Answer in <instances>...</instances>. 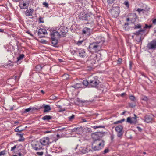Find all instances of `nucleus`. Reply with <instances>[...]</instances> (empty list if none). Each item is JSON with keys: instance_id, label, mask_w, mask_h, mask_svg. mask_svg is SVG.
<instances>
[{"instance_id": "nucleus-32", "label": "nucleus", "mask_w": 156, "mask_h": 156, "mask_svg": "<svg viewBox=\"0 0 156 156\" xmlns=\"http://www.w3.org/2000/svg\"><path fill=\"white\" fill-rule=\"evenodd\" d=\"M23 134H24L23 133H22V134H20V133H16V135L19 136H20V138H21V139H20L18 140L19 141H23L24 140V138H23V139L22 138L23 137Z\"/></svg>"}, {"instance_id": "nucleus-5", "label": "nucleus", "mask_w": 156, "mask_h": 156, "mask_svg": "<svg viewBox=\"0 0 156 156\" xmlns=\"http://www.w3.org/2000/svg\"><path fill=\"white\" fill-rule=\"evenodd\" d=\"M97 55L96 54H93L90 57V59L87 60L86 62L87 65V70L91 71L94 68V65L96 62V58Z\"/></svg>"}, {"instance_id": "nucleus-58", "label": "nucleus", "mask_w": 156, "mask_h": 156, "mask_svg": "<svg viewBox=\"0 0 156 156\" xmlns=\"http://www.w3.org/2000/svg\"><path fill=\"white\" fill-rule=\"evenodd\" d=\"M121 123V120H119V121H117L116 122H114L113 123V124H118L119 123Z\"/></svg>"}, {"instance_id": "nucleus-29", "label": "nucleus", "mask_w": 156, "mask_h": 156, "mask_svg": "<svg viewBox=\"0 0 156 156\" xmlns=\"http://www.w3.org/2000/svg\"><path fill=\"white\" fill-rule=\"evenodd\" d=\"M137 101H133L132 102L129 103L128 105L131 108H133L137 105L136 104Z\"/></svg>"}, {"instance_id": "nucleus-49", "label": "nucleus", "mask_w": 156, "mask_h": 156, "mask_svg": "<svg viewBox=\"0 0 156 156\" xmlns=\"http://www.w3.org/2000/svg\"><path fill=\"white\" fill-rule=\"evenodd\" d=\"M122 59L121 58H119L117 60L118 64H120L122 63Z\"/></svg>"}, {"instance_id": "nucleus-48", "label": "nucleus", "mask_w": 156, "mask_h": 156, "mask_svg": "<svg viewBox=\"0 0 156 156\" xmlns=\"http://www.w3.org/2000/svg\"><path fill=\"white\" fill-rule=\"evenodd\" d=\"M109 151V150L108 148H107L105 149L103 152L102 154H105L106 153H108Z\"/></svg>"}, {"instance_id": "nucleus-22", "label": "nucleus", "mask_w": 156, "mask_h": 156, "mask_svg": "<svg viewBox=\"0 0 156 156\" xmlns=\"http://www.w3.org/2000/svg\"><path fill=\"white\" fill-rule=\"evenodd\" d=\"M58 39L51 37V42L52 45L53 46L55 47H58Z\"/></svg>"}, {"instance_id": "nucleus-50", "label": "nucleus", "mask_w": 156, "mask_h": 156, "mask_svg": "<svg viewBox=\"0 0 156 156\" xmlns=\"http://www.w3.org/2000/svg\"><path fill=\"white\" fill-rule=\"evenodd\" d=\"M6 151L5 150H4L0 152V156L4 155L5 154Z\"/></svg>"}, {"instance_id": "nucleus-47", "label": "nucleus", "mask_w": 156, "mask_h": 156, "mask_svg": "<svg viewBox=\"0 0 156 156\" xmlns=\"http://www.w3.org/2000/svg\"><path fill=\"white\" fill-rule=\"evenodd\" d=\"M39 23H43L44 21L43 20V18L40 16L39 18Z\"/></svg>"}, {"instance_id": "nucleus-44", "label": "nucleus", "mask_w": 156, "mask_h": 156, "mask_svg": "<svg viewBox=\"0 0 156 156\" xmlns=\"http://www.w3.org/2000/svg\"><path fill=\"white\" fill-rule=\"evenodd\" d=\"M123 4L126 6V7L127 8H129V2L127 0H126L124 2V3Z\"/></svg>"}, {"instance_id": "nucleus-18", "label": "nucleus", "mask_w": 156, "mask_h": 156, "mask_svg": "<svg viewBox=\"0 0 156 156\" xmlns=\"http://www.w3.org/2000/svg\"><path fill=\"white\" fill-rule=\"evenodd\" d=\"M42 146H48L50 144L48 137H45L39 140Z\"/></svg>"}, {"instance_id": "nucleus-25", "label": "nucleus", "mask_w": 156, "mask_h": 156, "mask_svg": "<svg viewBox=\"0 0 156 156\" xmlns=\"http://www.w3.org/2000/svg\"><path fill=\"white\" fill-rule=\"evenodd\" d=\"M34 12V10L32 9H27L26 11H25V13L26 16H32Z\"/></svg>"}, {"instance_id": "nucleus-42", "label": "nucleus", "mask_w": 156, "mask_h": 156, "mask_svg": "<svg viewBox=\"0 0 156 156\" xmlns=\"http://www.w3.org/2000/svg\"><path fill=\"white\" fill-rule=\"evenodd\" d=\"M80 129V128L78 127L77 128H75L72 129V132H73L77 133L79 131V130Z\"/></svg>"}, {"instance_id": "nucleus-16", "label": "nucleus", "mask_w": 156, "mask_h": 156, "mask_svg": "<svg viewBox=\"0 0 156 156\" xmlns=\"http://www.w3.org/2000/svg\"><path fill=\"white\" fill-rule=\"evenodd\" d=\"M29 3V0H23V1L20 2V7L22 9H26L28 7Z\"/></svg>"}, {"instance_id": "nucleus-2", "label": "nucleus", "mask_w": 156, "mask_h": 156, "mask_svg": "<svg viewBox=\"0 0 156 156\" xmlns=\"http://www.w3.org/2000/svg\"><path fill=\"white\" fill-rule=\"evenodd\" d=\"M78 17L80 20L86 21L87 24H92L94 23L95 16L91 12L86 13L82 12L80 13Z\"/></svg>"}, {"instance_id": "nucleus-40", "label": "nucleus", "mask_w": 156, "mask_h": 156, "mask_svg": "<svg viewBox=\"0 0 156 156\" xmlns=\"http://www.w3.org/2000/svg\"><path fill=\"white\" fill-rule=\"evenodd\" d=\"M129 99L132 101H136L135 97L134 95H130L129 96Z\"/></svg>"}, {"instance_id": "nucleus-57", "label": "nucleus", "mask_w": 156, "mask_h": 156, "mask_svg": "<svg viewBox=\"0 0 156 156\" xmlns=\"http://www.w3.org/2000/svg\"><path fill=\"white\" fill-rule=\"evenodd\" d=\"M110 138H111V141H113V139L114 138V136L113 134H111V135Z\"/></svg>"}, {"instance_id": "nucleus-39", "label": "nucleus", "mask_w": 156, "mask_h": 156, "mask_svg": "<svg viewBox=\"0 0 156 156\" xmlns=\"http://www.w3.org/2000/svg\"><path fill=\"white\" fill-rule=\"evenodd\" d=\"M75 115L72 114L71 116L68 117V120L69 121H72L74 119Z\"/></svg>"}, {"instance_id": "nucleus-36", "label": "nucleus", "mask_w": 156, "mask_h": 156, "mask_svg": "<svg viewBox=\"0 0 156 156\" xmlns=\"http://www.w3.org/2000/svg\"><path fill=\"white\" fill-rule=\"evenodd\" d=\"M79 52V49L76 48L75 50H73L72 52L71 53L73 55H74L75 54L78 55V53Z\"/></svg>"}, {"instance_id": "nucleus-60", "label": "nucleus", "mask_w": 156, "mask_h": 156, "mask_svg": "<svg viewBox=\"0 0 156 156\" xmlns=\"http://www.w3.org/2000/svg\"><path fill=\"white\" fill-rule=\"evenodd\" d=\"M126 95V93L125 92L121 94L120 95V96L122 97H124Z\"/></svg>"}, {"instance_id": "nucleus-59", "label": "nucleus", "mask_w": 156, "mask_h": 156, "mask_svg": "<svg viewBox=\"0 0 156 156\" xmlns=\"http://www.w3.org/2000/svg\"><path fill=\"white\" fill-rule=\"evenodd\" d=\"M142 11H145L143 9H141L140 8H138L137 9V11H138L139 12H140Z\"/></svg>"}, {"instance_id": "nucleus-12", "label": "nucleus", "mask_w": 156, "mask_h": 156, "mask_svg": "<svg viewBox=\"0 0 156 156\" xmlns=\"http://www.w3.org/2000/svg\"><path fill=\"white\" fill-rule=\"evenodd\" d=\"M134 117H129L127 118L126 122L131 124H136L138 122L137 119V116L135 114L134 115Z\"/></svg>"}, {"instance_id": "nucleus-30", "label": "nucleus", "mask_w": 156, "mask_h": 156, "mask_svg": "<svg viewBox=\"0 0 156 156\" xmlns=\"http://www.w3.org/2000/svg\"><path fill=\"white\" fill-rule=\"evenodd\" d=\"M24 57L23 54H20L19 56L17 58V60L15 61V63H17L20 60L22 59Z\"/></svg>"}, {"instance_id": "nucleus-28", "label": "nucleus", "mask_w": 156, "mask_h": 156, "mask_svg": "<svg viewBox=\"0 0 156 156\" xmlns=\"http://www.w3.org/2000/svg\"><path fill=\"white\" fill-rule=\"evenodd\" d=\"M71 87H73L76 89H78L80 88L83 87V86H82V83H76L73 85Z\"/></svg>"}, {"instance_id": "nucleus-61", "label": "nucleus", "mask_w": 156, "mask_h": 156, "mask_svg": "<svg viewBox=\"0 0 156 156\" xmlns=\"http://www.w3.org/2000/svg\"><path fill=\"white\" fill-rule=\"evenodd\" d=\"M137 128L139 132H141L142 131V129L140 127L137 126Z\"/></svg>"}, {"instance_id": "nucleus-27", "label": "nucleus", "mask_w": 156, "mask_h": 156, "mask_svg": "<svg viewBox=\"0 0 156 156\" xmlns=\"http://www.w3.org/2000/svg\"><path fill=\"white\" fill-rule=\"evenodd\" d=\"M52 118V116L48 115H46L42 118V119L43 120L49 121V120L51 119Z\"/></svg>"}, {"instance_id": "nucleus-37", "label": "nucleus", "mask_w": 156, "mask_h": 156, "mask_svg": "<svg viewBox=\"0 0 156 156\" xmlns=\"http://www.w3.org/2000/svg\"><path fill=\"white\" fill-rule=\"evenodd\" d=\"M21 126H19L17 127L16 128L14 129L15 131L16 132H21L22 131H23L24 130V129H19V128H20Z\"/></svg>"}, {"instance_id": "nucleus-41", "label": "nucleus", "mask_w": 156, "mask_h": 156, "mask_svg": "<svg viewBox=\"0 0 156 156\" xmlns=\"http://www.w3.org/2000/svg\"><path fill=\"white\" fill-rule=\"evenodd\" d=\"M31 109L32 108L31 107H29L28 108L25 109L24 110H23V112L24 113H27V112H29Z\"/></svg>"}, {"instance_id": "nucleus-9", "label": "nucleus", "mask_w": 156, "mask_h": 156, "mask_svg": "<svg viewBox=\"0 0 156 156\" xmlns=\"http://www.w3.org/2000/svg\"><path fill=\"white\" fill-rule=\"evenodd\" d=\"M115 130L117 133V136L121 138L124 133L123 126L121 125L117 126L115 127Z\"/></svg>"}, {"instance_id": "nucleus-24", "label": "nucleus", "mask_w": 156, "mask_h": 156, "mask_svg": "<svg viewBox=\"0 0 156 156\" xmlns=\"http://www.w3.org/2000/svg\"><path fill=\"white\" fill-rule=\"evenodd\" d=\"M44 108V110L43 112L44 113L48 112L49 111L51 110V108L49 105H45V104H43V105L41 106L39 108V109Z\"/></svg>"}, {"instance_id": "nucleus-19", "label": "nucleus", "mask_w": 156, "mask_h": 156, "mask_svg": "<svg viewBox=\"0 0 156 156\" xmlns=\"http://www.w3.org/2000/svg\"><path fill=\"white\" fill-rule=\"evenodd\" d=\"M81 58H84L87 56L85 50L81 48L79 49L78 55Z\"/></svg>"}, {"instance_id": "nucleus-3", "label": "nucleus", "mask_w": 156, "mask_h": 156, "mask_svg": "<svg viewBox=\"0 0 156 156\" xmlns=\"http://www.w3.org/2000/svg\"><path fill=\"white\" fill-rule=\"evenodd\" d=\"M134 35H136V40L138 44L140 43L142 44V41L146 35L145 34V30L144 29H140L139 30L134 33Z\"/></svg>"}, {"instance_id": "nucleus-53", "label": "nucleus", "mask_w": 156, "mask_h": 156, "mask_svg": "<svg viewBox=\"0 0 156 156\" xmlns=\"http://www.w3.org/2000/svg\"><path fill=\"white\" fill-rule=\"evenodd\" d=\"M140 73L142 75V76H144V77L147 78V79H148V77L145 74L144 72H140Z\"/></svg>"}, {"instance_id": "nucleus-7", "label": "nucleus", "mask_w": 156, "mask_h": 156, "mask_svg": "<svg viewBox=\"0 0 156 156\" xmlns=\"http://www.w3.org/2000/svg\"><path fill=\"white\" fill-rule=\"evenodd\" d=\"M113 17L117 18L119 16L120 12V7L119 6H112V9L109 12Z\"/></svg>"}, {"instance_id": "nucleus-52", "label": "nucleus", "mask_w": 156, "mask_h": 156, "mask_svg": "<svg viewBox=\"0 0 156 156\" xmlns=\"http://www.w3.org/2000/svg\"><path fill=\"white\" fill-rule=\"evenodd\" d=\"M84 40H79L77 42L76 44L78 45H80L82 44L83 42L84 41Z\"/></svg>"}, {"instance_id": "nucleus-31", "label": "nucleus", "mask_w": 156, "mask_h": 156, "mask_svg": "<svg viewBox=\"0 0 156 156\" xmlns=\"http://www.w3.org/2000/svg\"><path fill=\"white\" fill-rule=\"evenodd\" d=\"M89 80L87 81L86 80H83V81L81 83H82V86L83 85L85 87L88 86L89 87Z\"/></svg>"}, {"instance_id": "nucleus-33", "label": "nucleus", "mask_w": 156, "mask_h": 156, "mask_svg": "<svg viewBox=\"0 0 156 156\" xmlns=\"http://www.w3.org/2000/svg\"><path fill=\"white\" fill-rule=\"evenodd\" d=\"M141 27L142 26L141 24H138L137 25H135L133 27V28L135 29H141Z\"/></svg>"}, {"instance_id": "nucleus-21", "label": "nucleus", "mask_w": 156, "mask_h": 156, "mask_svg": "<svg viewBox=\"0 0 156 156\" xmlns=\"http://www.w3.org/2000/svg\"><path fill=\"white\" fill-rule=\"evenodd\" d=\"M128 16L129 17V18H127L126 20L127 21H128L129 20L131 21H135L136 20V18L137 16L136 14L135 13H130L129 14Z\"/></svg>"}, {"instance_id": "nucleus-11", "label": "nucleus", "mask_w": 156, "mask_h": 156, "mask_svg": "<svg viewBox=\"0 0 156 156\" xmlns=\"http://www.w3.org/2000/svg\"><path fill=\"white\" fill-rule=\"evenodd\" d=\"M50 31V35L51 38H58L60 37V36H61L58 30H52L51 29Z\"/></svg>"}, {"instance_id": "nucleus-64", "label": "nucleus", "mask_w": 156, "mask_h": 156, "mask_svg": "<svg viewBox=\"0 0 156 156\" xmlns=\"http://www.w3.org/2000/svg\"><path fill=\"white\" fill-rule=\"evenodd\" d=\"M81 120V122H85L87 121L85 119H82Z\"/></svg>"}, {"instance_id": "nucleus-62", "label": "nucleus", "mask_w": 156, "mask_h": 156, "mask_svg": "<svg viewBox=\"0 0 156 156\" xmlns=\"http://www.w3.org/2000/svg\"><path fill=\"white\" fill-rule=\"evenodd\" d=\"M16 146H17V145H16L12 147L11 148V151H14V149L16 148Z\"/></svg>"}, {"instance_id": "nucleus-15", "label": "nucleus", "mask_w": 156, "mask_h": 156, "mask_svg": "<svg viewBox=\"0 0 156 156\" xmlns=\"http://www.w3.org/2000/svg\"><path fill=\"white\" fill-rule=\"evenodd\" d=\"M60 138L59 134H58L57 135L55 134L51 135L50 137H48L49 141L50 144L54 142H56L58 140V138Z\"/></svg>"}, {"instance_id": "nucleus-10", "label": "nucleus", "mask_w": 156, "mask_h": 156, "mask_svg": "<svg viewBox=\"0 0 156 156\" xmlns=\"http://www.w3.org/2000/svg\"><path fill=\"white\" fill-rule=\"evenodd\" d=\"M100 132H96L92 134V138L93 140V141H96L99 140H103L102 139V136Z\"/></svg>"}, {"instance_id": "nucleus-1", "label": "nucleus", "mask_w": 156, "mask_h": 156, "mask_svg": "<svg viewBox=\"0 0 156 156\" xmlns=\"http://www.w3.org/2000/svg\"><path fill=\"white\" fill-rule=\"evenodd\" d=\"M107 44L104 37H98L96 38L95 41L90 44L88 47L89 51L91 53H97L102 48H104Z\"/></svg>"}, {"instance_id": "nucleus-55", "label": "nucleus", "mask_w": 156, "mask_h": 156, "mask_svg": "<svg viewBox=\"0 0 156 156\" xmlns=\"http://www.w3.org/2000/svg\"><path fill=\"white\" fill-rule=\"evenodd\" d=\"M44 152L42 151L41 152H37L36 153L39 156H42Z\"/></svg>"}, {"instance_id": "nucleus-8", "label": "nucleus", "mask_w": 156, "mask_h": 156, "mask_svg": "<svg viewBox=\"0 0 156 156\" xmlns=\"http://www.w3.org/2000/svg\"><path fill=\"white\" fill-rule=\"evenodd\" d=\"M31 146L36 151L40 150L42 149V146L40 141H32L31 142Z\"/></svg>"}, {"instance_id": "nucleus-13", "label": "nucleus", "mask_w": 156, "mask_h": 156, "mask_svg": "<svg viewBox=\"0 0 156 156\" xmlns=\"http://www.w3.org/2000/svg\"><path fill=\"white\" fill-rule=\"evenodd\" d=\"M58 30L61 36L63 37H66V34L68 32V29L64 26L61 27Z\"/></svg>"}, {"instance_id": "nucleus-26", "label": "nucleus", "mask_w": 156, "mask_h": 156, "mask_svg": "<svg viewBox=\"0 0 156 156\" xmlns=\"http://www.w3.org/2000/svg\"><path fill=\"white\" fill-rule=\"evenodd\" d=\"M43 67L41 65H37L35 67V70L37 72H40L41 71Z\"/></svg>"}, {"instance_id": "nucleus-46", "label": "nucleus", "mask_w": 156, "mask_h": 156, "mask_svg": "<svg viewBox=\"0 0 156 156\" xmlns=\"http://www.w3.org/2000/svg\"><path fill=\"white\" fill-rule=\"evenodd\" d=\"M85 0H75V2L76 4H79L80 3H82Z\"/></svg>"}, {"instance_id": "nucleus-4", "label": "nucleus", "mask_w": 156, "mask_h": 156, "mask_svg": "<svg viewBox=\"0 0 156 156\" xmlns=\"http://www.w3.org/2000/svg\"><path fill=\"white\" fill-rule=\"evenodd\" d=\"M105 143L104 140L93 141L92 144V148L94 151H99L103 148Z\"/></svg>"}, {"instance_id": "nucleus-35", "label": "nucleus", "mask_w": 156, "mask_h": 156, "mask_svg": "<svg viewBox=\"0 0 156 156\" xmlns=\"http://www.w3.org/2000/svg\"><path fill=\"white\" fill-rule=\"evenodd\" d=\"M141 100L147 102L149 99L148 98L145 96L143 95L142 96Z\"/></svg>"}, {"instance_id": "nucleus-45", "label": "nucleus", "mask_w": 156, "mask_h": 156, "mask_svg": "<svg viewBox=\"0 0 156 156\" xmlns=\"http://www.w3.org/2000/svg\"><path fill=\"white\" fill-rule=\"evenodd\" d=\"M115 0H107V2L109 5H111L113 3Z\"/></svg>"}, {"instance_id": "nucleus-14", "label": "nucleus", "mask_w": 156, "mask_h": 156, "mask_svg": "<svg viewBox=\"0 0 156 156\" xmlns=\"http://www.w3.org/2000/svg\"><path fill=\"white\" fill-rule=\"evenodd\" d=\"M147 47L149 50H155L156 49V39L153 40L152 41L148 43Z\"/></svg>"}, {"instance_id": "nucleus-17", "label": "nucleus", "mask_w": 156, "mask_h": 156, "mask_svg": "<svg viewBox=\"0 0 156 156\" xmlns=\"http://www.w3.org/2000/svg\"><path fill=\"white\" fill-rule=\"evenodd\" d=\"M144 118V122L147 123H152L154 120L153 116L152 115H146Z\"/></svg>"}, {"instance_id": "nucleus-38", "label": "nucleus", "mask_w": 156, "mask_h": 156, "mask_svg": "<svg viewBox=\"0 0 156 156\" xmlns=\"http://www.w3.org/2000/svg\"><path fill=\"white\" fill-rule=\"evenodd\" d=\"M15 63V62H12L10 60H9L8 63L6 65L7 66H13L14 65L13 63Z\"/></svg>"}, {"instance_id": "nucleus-20", "label": "nucleus", "mask_w": 156, "mask_h": 156, "mask_svg": "<svg viewBox=\"0 0 156 156\" xmlns=\"http://www.w3.org/2000/svg\"><path fill=\"white\" fill-rule=\"evenodd\" d=\"M47 34V31L45 29L40 28L39 29L38 32V36L40 38L44 37V35Z\"/></svg>"}, {"instance_id": "nucleus-6", "label": "nucleus", "mask_w": 156, "mask_h": 156, "mask_svg": "<svg viewBox=\"0 0 156 156\" xmlns=\"http://www.w3.org/2000/svg\"><path fill=\"white\" fill-rule=\"evenodd\" d=\"M100 83L98 77L97 76H95L89 80V87L98 88Z\"/></svg>"}, {"instance_id": "nucleus-43", "label": "nucleus", "mask_w": 156, "mask_h": 156, "mask_svg": "<svg viewBox=\"0 0 156 156\" xmlns=\"http://www.w3.org/2000/svg\"><path fill=\"white\" fill-rule=\"evenodd\" d=\"M152 27V24H150L149 25H148L147 24H145V26L144 27V29H147L149 28L150 29Z\"/></svg>"}, {"instance_id": "nucleus-54", "label": "nucleus", "mask_w": 156, "mask_h": 156, "mask_svg": "<svg viewBox=\"0 0 156 156\" xmlns=\"http://www.w3.org/2000/svg\"><path fill=\"white\" fill-rule=\"evenodd\" d=\"M43 5H44V6L47 8H48V5L47 2H43Z\"/></svg>"}, {"instance_id": "nucleus-34", "label": "nucleus", "mask_w": 156, "mask_h": 156, "mask_svg": "<svg viewBox=\"0 0 156 156\" xmlns=\"http://www.w3.org/2000/svg\"><path fill=\"white\" fill-rule=\"evenodd\" d=\"M90 150H88L87 147H83L81 149V151L83 153H86L88 152Z\"/></svg>"}, {"instance_id": "nucleus-51", "label": "nucleus", "mask_w": 156, "mask_h": 156, "mask_svg": "<svg viewBox=\"0 0 156 156\" xmlns=\"http://www.w3.org/2000/svg\"><path fill=\"white\" fill-rule=\"evenodd\" d=\"M133 64L132 62L130 61H129V69L130 70H132V65Z\"/></svg>"}, {"instance_id": "nucleus-23", "label": "nucleus", "mask_w": 156, "mask_h": 156, "mask_svg": "<svg viewBox=\"0 0 156 156\" xmlns=\"http://www.w3.org/2000/svg\"><path fill=\"white\" fill-rule=\"evenodd\" d=\"M90 31L91 29L90 28L85 27L82 30V34L89 36L90 35Z\"/></svg>"}, {"instance_id": "nucleus-63", "label": "nucleus", "mask_w": 156, "mask_h": 156, "mask_svg": "<svg viewBox=\"0 0 156 156\" xmlns=\"http://www.w3.org/2000/svg\"><path fill=\"white\" fill-rule=\"evenodd\" d=\"M152 23L154 24H156V19H152Z\"/></svg>"}, {"instance_id": "nucleus-56", "label": "nucleus", "mask_w": 156, "mask_h": 156, "mask_svg": "<svg viewBox=\"0 0 156 156\" xmlns=\"http://www.w3.org/2000/svg\"><path fill=\"white\" fill-rule=\"evenodd\" d=\"M26 33H27V34H29L31 36H32V37L33 36V35L32 34V33H30V32L29 30H27L26 32Z\"/></svg>"}]
</instances>
